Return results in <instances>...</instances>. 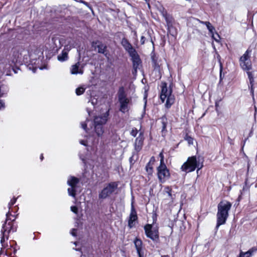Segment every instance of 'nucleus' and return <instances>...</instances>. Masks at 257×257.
<instances>
[{
  "instance_id": "nucleus-1",
  "label": "nucleus",
  "mask_w": 257,
  "mask_h": 257,
  "mask_svg": "<svg viewBox=\"0 0 257 257\" xmlns=\"http://www.w3.org/2000/svg\"><path fill=\"white\" fill-rule=\"evenodd\" d=\"M30 55L28 49H25L22 46H16L12 50V55H10L9 58L3 62L1 60L2 63L6 62V65H8L9 68H12L15 73H17L19 68L16 66L17 63H28L30 61Z\"/></svg>"
},
{
  "instance_id": "nucleus-2",
  "label": "nucleus",
  "mask_w": 257,
  "mask_h": 257,
  "mask_svg": "<svg viewBox=\"0 0 257 257\" xmlns=\"http://www.w3.org/2000/svg\"><path fill=\"white\" fill-rule=\"evenodd\" d=\"M17 198L14 197L9 202L8 204L9 210H10L12 206L15 204ZM15 219L16 217L11 214L10 211L7 213L6 221L3 224L1 230V243L3 246H4V243L5 240L8 239L9 233L11 231L14 232L17 230V226L14 224Z\"/></svg>"
},
{
  "instance_id": "nucleus-3",
  "label": "nucleus",
  "mask_w": 257,
  "mask_h": 257,
  "mask_svg": "<svg viewBox=\"0 0 257 257\" xmlns=\"http://www.w3.org/2000/svg\"><path fill=\"white\" fill-rule=\"evenodd\" d=\"M109 115V109L101 115L94 117L93 121H90L87 118L85 121L81 123V127L86 132L88 133L87 128L88 123L90 122L94 125V130L98 137H102L104 133V125L106 123Z\"/></svg>"
},
{
  "instance_id": "nucleus-4",
  "label": "nucleus",
  "mask_w": 257,
  "mask_h": 257,
  "mask_svg": "<svg viewBox=\"0 0 257 257\" xmlns=\"http://www.w3.org/2000/svg\"><path fill=\"white\" fill-rule=\"evenodd\" d=\"M231 206L232 204L227 201H222L218 203L216 214L217 223L215 227L216 230L220 225L226 223Z\"/></svg>"
},
{
  "instance_id": "nucleus-5",
  "label": "nucleus",
  "mask_w": 257,
  "mask_h": 257,
  "mask_svg": "<svg viewBox=\"0 0 257 257\" xmlns=\"http://www.w3.org/2000/svg\"><path fill=\"white\" fill-rule=\"evenodd\" d=\"M200 159L197 160L196 156H192L189 157L187 161L185 162L181 166V170L182 171L186 173L191 172L194 171L196 168L197 173L203 167V162H200Z\"/></svg>"
},
{
  "instance_id": "nucleus-6",
  "label": "nucleus",
  "mask_w": 257,
  "mask_h": 257,
  "mask_svg": "<svg viewBox=\"0 0 257 257\" xmlns=\"http://www.w3.org/2000/svg\"><path fill=\"white\" fill-rule=\"evenodd\" d=\"M118 101L119 103V110L123 113L128 110V104L130 99L127 97L125 88L123 86H120L117 91Z\"/></svg>"
},
{
  "instance_id": "nucleus-7",
  "label": "nucleus",
  "mask_w": 257,
  "mask_h": 257,
  "mask_svg": "<svg viewBox=\"0 0 257 257\" xmlns=\"http://www.w3.org/2000/svg\"><path fill=\"white\" fill-rule=\"evenodd\" d=\"M172 90L170 88L168 90L167 86V83H164L162 86L161 93L160 94V99L162 102H164L166 99V102L165 103V106L167 108L171 107L172 105L174 102V96L172 95Z\"/></svg>"
},
{
  "instance_id": "nucleus-8",
  "label": "nucleus",
  "mask_w": 257,
  "mask_h": 257,
  "mask_svg": "<svg viewBox=\"0 0 257 257\" xmlns=\"http://www.w3.org/2000/svg\"><path fill=\"white\" fill-rule=\"evenodd\" d=\"M80 179L73 176H69L68 177L67 184L69 186L67 189L68 195L75 199L78 189V185Z\"/></svg>"
},
{
  "instance_id": "nucleus-9",
  "label": "nucleus",
  "mask_w": 257,
  "mask_h": 257,
  "mask_svg": "<svg viewBox=\"0 0 257 257\" xmlns=\"http://www.w3.org/2000/svg\"><path fill=\"white\" fill-rule=\"evenodd\" d=\"M118 184L116 182H111L106 184L104 187L99 192V199H105L110 197L116 190Z\"/></svg>"
},
{
  "instance_id": "nucleus-10",
  "label": "nucleus",
  "mask_w": 257,
  "mask_h": 257,
  "mask_svg": "<svg viewBox=\"0 0 257 257\" xmlns=\"http://www.w3.org/2000/svg\"><path fill=\"white\" fill-rule=\"evenodd\" d=\"M144 230L146 236L155 243H158L159 241V233L158 228L153 227L150 224H147L144 226Z\"/></svg>"
},
{
  "instance_id": "nucleus-11",
  "label": "nucleus",
  "mask_w": 257,
  "mask_h": 257,
  "mask_svg": "<svg viewBox=\"0 0 257 257\" xmlns=\"http://www.w3.org/2000/svg\"><path fill=\"white\" fill-rule=\"evenodd\" d=\"M162 16L164 18L166 22L168 33L172 36H176L177 32L173 26L175 20L172 16L168 14L167 12H162Z\"/></svg>"
},
{
  "instance_id": "nucleus-12",
  "label": "nucleus",
  "mask_w": 257,
  "mask_h": 257,
  "mask_svg": "<svg viewBox=\"0 0 257 257\" xmlns=\"http://www.w3.org/2000/svg\"><path fill=\"white\" fill-rule=\"evenodd\" d=\"M129 56L131 58L133 63V70L132 73L134 75H137L138 70L142 67V60L137 51L132 53Z\"/></svg>"
},
{
  "instance_id": "nucleus-13",
  "label": "nucleus",
  "mask_w": 257,
  "mask_h": 257,
  "mask_svg": "<svg viewBox=\"0 0 257 257\" xmlns=\"http://www.w3.org/2000/svg\"><path fill=\"white\" fill-rule=\"evenodd\" d=\"M251 50L247 49L244 54L240 58V65L242 69L249 71L251 68V64L249 59V55Z\"/></svg>"
},
{
  "instance_id": "nucleus-14",
  "label": "nucleus",
  "mask_w": 257,
  "mask_h": 257,
  "mask_svg": "<svg viewBox=\"0 0 257 257\" xmlns=\"http://www.w3.org/2000/svg\"><path fill=\"white\" fill-rule=\"evenodd\" d=\"M157 174L160 181L162 183L169 179L170 176L169 170L166 165L159 166L157 168Z\"/></svg>"
},
{
  "instance_id": "nucleus-15",
  "label": "nucleus",
  "mask_w": 257,
  "mask_h": 257,
  "mask_svg": "<svg viewBox=\"0 0 257 257\" xmlns=\"http://www.w3.org/2000/svg\"><path fill=\"white\" fill-rule=\"evenodd\" d=\"M91 46L92 47L94 48V50L97 49L98 53L102 54L105 56L107 57V53L106 52L107 47L102 42L99 41H93L91 43Z\"/></svg>"
},
{
  "instance_id": "nucleus-16",
  "label": "nucleus",
  "mask_w": 257,
  "mask_h": 257,
  "mask_svg": "<svg viewBox=\"0 0 257 257\" xmlns=\"http://www.w3.org/2000/svg\"><path fill=\"white\" fill-rule=\"evenodd\" d=\"M144 141V133L140 132L139 136L136 139L134 144V148L135 151L138 153L142 149Z\"/></svg>"
},
{
  "instance_id": "nucleus-17",
  "label": "nucleus",
  "mask_w": 257,
  "mask_h": 257,
  "mask_svg": "<svg viewBox=\"0 0 257 257\" xmlns=\"http://www.w3.org/2000/svg\"><path fill=\"white\" fill-rule=\"evenodd\" d=\"M137 213L132 203L131 213L130 214L129 219L128 221V226L130 228H132V227H133V226H134V222L135 221L137 220Z\"/></svg>"
},
{
  "instance_id": "nucleus-18",
  "label": "nucleus",
  "mask_w": 257,
  "mask_h": 257,
  "mask_svg": "<svg viewBox=\"0 0 257 257\" xmlns=\"http://www.w3.org/2000/svg\"><path fill=\"white\" fill-rule=\"evenodd\" d=\"M121 44L125 50L128 53V55L136 51V50L132 46L131 44L125 38L122 39Z\"/></svg>"
},
{
  "instance_id": "nucleus-19",
  "label": "nucleus",
  "mask_w": 257,
  "mask_h": 257,
  "mask_svg": "<svg viewBox=\"0 0 257 257\" xmlns=\"http://www.w3.org/2000/svg\"><path fill=\"white\" fill-rule=\"evenodd\" d=\"M134 244L136 248L139 257H143V251L142 248V241L141 239L136 238L134 240Z\"/></svg>"
},
{
  "instance_id": "nucleus-20",
  "label": "nucleus",
  "mask_w": 257,
  "mask_h": 257,
  "mask_svg": "<svg viewBox=\"0 0 257 257\" xmlns=\"http://www.w3.org/2000/svg\"><path fill=\"white\" fill-rule=\"evenodd\" d=\"M141 44L144 45L146 42L150 41L154 45V42L151 37L150 31H148L144 33L143 35L141 38Z\"/></svg>"
},
{
  "instance_id": "nucleus-21",
  "label": "nucleus",
  "mask_w": 257,
  "mask_h": 257,
  "mask_svg": "<svg viewBox=\"0 0 257 257\" xmlns=\"http://www.w3.org/2000/svg\"><path fill=\"white\" fill-rule=\"evenodd\" d=\"M256 251L257 246H254L246 252L241 251L238 257H244L245 255H246V257H250V256L253 255L254 254V252H255Z\"/></svg>"
},
{
  "instance_id": "nucleus-22",
  "label": "nucleus",
  "mask_w": 257,
  "mask_h": 257,
  "mask_svg": "<svg viewBox=\"0 0 257 257\" xmlns=\"http://www.w3.org/2000/svg\"><path fill=\"white\" fill-rule=\"evenodd\" d=\"M68 50L65 48L63 50L61 54L57 56L58 60L62 62L67 61L68 59Z\"/></svg>"
},
{
  "instance_id": "nucleus-23",
  "label": "nucleus",
  "mask_w": 257,
  "mask_h": 257,
  "mask_svg": "<svg viewBox=\"0 0 257 257\" xmlns=\"http://www.w3.org/2000/svg\"><path fill=\"white\" fill-rule=\"evenodd\" d=\"M151 60L152 62V65L154 70H159L160 65L158 63V58L157 57L155 53H152Z\"/></svg>"
},
{
  "instance_id": "nucleus-24",
  "label": "nucleus",
  "mask_w": 257,
  "mask_h": 257,
  "mask_svg": "<svg viewBox=\"0 0 257 257\" xmlns=\"http://www.w3.org/2000/svg\"><path fill=\"white\" fill-rule=\"evenodd\" d=\"M79 63H77L72 66L71 73L72 74H82L83 71L79 70Z\"/></svg>"
},
{
  "instance_id": "nucleus-25",
  "label": "nucleus",
  "mask_w": 257,
  "mask_h": 257,
  "mask_svg": "<svg viewBox=\"0 0 257 257\" xmlns=\"http://www.w3.org/2000/svg\"><path fill=\"white\" fill-rule=\"evenodd\" d=\"M202 24L203 25H205L208 30L209 31V33L211 35H213L214 33V32L215 31L214 27L211 25V24L209 22H201Z\"/></svg>"
},
{
  "instance_id": "nucleus-26",
  "label": "nucleus",
  "mask_w": 257,
  "mask_h": 257,
  "mask_svg": "<svg viewBox=\"0 0 257 257\" xmlns=\"http://www.w3.org/2000/svg\"><path fill=\"white\" fill-rule=\"evenodd\" d=\"M161 120V123L162 124V131L164 132L166 130L167 124V118L165 115H163L160 118Z\"/></svg>"
},
{
  "instance_id": "nucleus-27",
  "label": "nucleus",
  "mask_w": 257,
  "mask_h": 257,
  "mask_svg": "<svg viewBox=\"0 0 257 257\" xmlns=\"http://www.w3.org/2000/svg\"><path fill=\"white\" fill-rule=\"evenodd\" d=\"M146 171L149 175H152L153 172V164L148 163L146 166Z\"/></svg>"
},
{
  "instance_id": "nucleus-28",
  "label": "nucleus",
  "mask_w": 257,
  "mask_h": 257,
  "mask_svg": "<svg viewBox=\"0 0 257 257\" xmlns=\"http://www.w3.org/2000/svg\"><path fill=\"white\" fill-rule=\"evenodd\" d=\"M184 139L185 141L187 142L189 145L193 144V138L191 136H189L187 134L185 135Z\"/></svg>"
},
{
  "instance_id": "nucleus-29",
  "label": "nucleus",
  "mask_w": 257,
  "mask_h": 257,
  "mask_svg": "<svg viewBox=\"0 0 257 257\" xmlns=\"http://www.w3.org/2000/svg\"><path fill=\"white\" fill-rule=\"evenodd\" d=\"M85 91V88L83 87H79L76 89L75 92L77 95H80L82 94Z\"/></svg>"
},
{
  "instance_id": "nucleus-30",
  "label": "nucleus",
  "mask_w": 257,
  "mask_h": 257,
  "mask_svg": "<svg viewBox=\"0 0 257 257\" xmlns=\"http://www.w3.org/2000/svg\"><path fill=\"white\" fill-rule=\"evenodd\" d=\"M247 74L248 78V79L249 81V83L250 84L253 83L254 78H253V74H252V73L251 72L247 71Z\"/></svg>"
},
{
  "instance_id": "nucleus-31",
  "label": "nucleus",
  "mask_w": 257,
  "mask_h": 257,
  "mask_svg": "<svg viewBox=\"0 0 257 257\" xmlns=\"http://www.w3.org/2000/svg\"><path fill=\"white\" fill-rule=\"evenodd\" d=\"M165 192L168 194L169 197H172V189L169 186L165 188Z\"/></svg>"
},
{
  "instance_id": "nucleus-32",
  "label": "nucleus",
  "mask_w": 257,
  "mask_h": 257,
  "mask_svg": "<svg viewBox=\"0 0 257 257\" xmlns=\"http://www.w3.org/2000/svg\"><path fill=\"white\" fill-rule=\"evenodd\" d=\"M159 156L160 158V165H165V164L164 163V155H163V152H161L159 154Z\"/></svg>"
},
{
  "instance_id": "nucleus-33",
  "label": "nucleus",
  "mask_w": 257,
  "mask_h": 257,
  "mask_svg": "<svg viewBox=\"0 0 257 257\" xmlns=\"http://www.w3.org/2000/svg\"><path fill=\"white\" fill-rule=\"evenodd\" d=\"M138 133V130L136 127H134L132 128L130 134L134 137H136Z\"/></svg>"
},
{
  "instance_id": "nucleus-34",
  "label": "nucleus",
  "mask_w": 257,
  "mask_h": 257,
  "mask_svg": "<svg viewBox=\"0 0 257 257\" xmlns=\"http://www.w3.org/2000/svg\"><path fill=\"white\" fill-rule=\"evenodd\" d=\"M6 107L4 100L0 99V110L5 109Z\"/></svg>"
},
{
  "instance_id": "nucleus-35",
  "label": "nucleus",
  "mask_w": 257,
  "mask_h": 257,
  "mask_svg": "<svg viewBox=\"0 0 257 257\" xmlns=\"http://www.w3.org/2000/svg\"><path fill=\"white\" fill-rule=\"evenodd\" d=\"M135 152L133 153L132 156L131 157H130V159H129V161H130L131 166H132L133 164H134L135 162H136V160H134V159H133L134 156L135 155Z\"/></svg>"
},
{
  "instance_id": "nucleus-36",
  "label": "nucleus",
  "mask_w": 257,
  "mask_h": 257,
  "mask_svg": "<svg viewBox=\"0 0 257 257\" xmlns=\"http://www.w3.org/2000/svg\"><path fill=\"white\" fill-rule=\"evenodd\" d=\"M71 210L73 212H74L75 214L78 213V208L76 206H72L71 207Z\"/></svg>"
},
{
  "instance_id": "nucleus-37",
  "label": "nucleus",
  "mask_w": 257,
  "mask_h": 257,
  "mask_svg": "<svg viewBox=\"0 0 257 257\" xmlns=\"http://www.w3.org/2000/svg\"><path fill=\"white\" fill-rule=\"evenodd\" d=\"M224 77V74H222V64L220 63V79L222 80Z\"/></svg>"
},
{
  "instance_id": "nucleus-38",
  "label": "nucleus",
  "mask_w": 257,
  "mask_h": 257,
  "mask_svg": "<svg viewBox=\"0 0 257 257\" xmlns=\"http://www.w3.org/2000/svg\"><path fill=\"white\" fill-rule=\"evenodd\" d=\"M249 88L250 91V93L252 94V96L254 95V88H253V83L250 84L249 85Z\"/></svg>"
},
{
  "instance_id": "nucleus-39",
  "label": "nucleus",
  "mask_w": 257,
  "mask_h": 257,
  "mask_svg": "<svg viewBox=\"0 0 257 257\" xmlns=\"http://www.w3.org/2000/svg\"><path fill=\"white\" fill-rule=\"evenodd\" d=\"M156 160H155V158L154 157V156H152L151 158H150V160L149 161V162H148L149 164H154V163H155Z\"/></svg>"
},
{
  "instance_id": "nucleus-40",
  "label": "nucleus",
  "mask_w": 257,
  "mask_h": 257,
  "mask_svg": "<svg viewBox=\"0 0 257 257\" xmlns=\"http://www.w3.org/2000/svg\"><path fill=\"white\" fill-rule=\"evenodd\" d=\"M76 231H77L76 229H75V228L72 229L71 231V235L73 236H76Z\"/></svg>"
},
{
  "instance_id": "nucleus-41",
  "label": "nucleus",
  "mask_w": 257,
  "mask_h": 257,
  "mask_svg": "<svg viewBox=\"0 0 257 257\" xmlns=\"http://www.w3.org/2000/svg\"><path fill=\"white\" fill-rule=\"evenodd\" d=\"M80 143L83 145V146H87V141H85V140H81L80 141Z\"/></svg>"
},
{
  "instance_id": "nucleus-42",
  "label": "nucleus",
  "mask_w": 257,
  "mask_h": 257,
  "mask_svg": "<svg viewBox=\"0 0 257 257\" xmlns=\"http://www.w3.org/2000/svg\"><path fill=\"white\" fill-rule=\"evenodd\" d=\"M3 254H4V255H9L8 254V250H6V251H5V254H4V251H3L2 250H1L0 251V255H3Z\"/></svg>"
},
{
  "instance_id": "nucleus-43",
  "label": "nucleus",
  "mask_w": 257,
  "mask_h": 257,
  "mask_svg": "<svg viewBox=\"0 0 257 257\" xmlns=\"http://www.w3.org/2000/svg\"><path fill=\"white\" fill-rule=\"evenodd\" d=\"M81 3L83 4H84L85 6H86L88 7H89L90 9H91V7L89 6V4L87 2H86L83 1H81Z\"/></svg>"
},
{
  "instance_id": "nucleus-44",
  "label": "nucleus",
  "mask_w": 257,
  "mask_h": 257,
  "mask_svg": "<svg viewBox=\"0 0 257 257\" xmlns=\"http://www.w3.org/2000/svg\"><path fill=\"white\" fill-rule=\"evenodd\" d=\"M211 37H212V39H214L216 42H219V40H218L217 39H216V38H215L214 37V34L213 35H211Z\"/></svg>"
},
{
  "instance_id": "nucleus-45",
  "label": "nucleus",
  "mask_w": 257,
  "mask_h": 257,
  "mask_svg": "<svg viewBox=\"0 0 257 257\" xmlns=\"http://www.w3.org/2000/svg\"><path fill=\"white\" fill-rule=\"evenodd\" d=\"M146 97H147V96H145V97H144V99H145V105H144V108L146 107V104H147Z\"/></svg>"
},
{
  "instance_id": "nucleus-46",
  "label": "nucleus",
  "mask_w": 257,
  "mask_h": 257,
  "mask_svg": "<svg viewBox=\"0 0 257 257\" xmlns=\"http://www.w3.org/2000/svg\"><path fill=\"white\" fill-rule=\"evenodd\" d=\"M80 159L82 160V161H83V162L84 164H85V163H86V162H85V160L84 158H82V157H80Z\"/></svg>"
},
{
  "instance_id": "nucleus-47",
  "label": "nucleus",
  "mask_w": 257,
  "mask_h": 257,
  "mask_svg": "<svg viewBox=\"0 0 257 257\" xmlns=\"http://www.w3.org/2000/svg\"><path fill=\"white\" fill-rule=\"evenodd\" d=\"M43 159H44L43 155V154H41V156H40V159L41 161H42L43 160Z\"/></svg>"
},
{
  "instance_id": "nucleus-48",
  "label": "nucleus",
  "mask_w": 257,
  "mask_h": 257,
  "mask_svg": "<svg viewBox=\"0 0 257 257\" xmlns=\"http://www.w3.org/2000/svg\"><path fill=\"white\" fill-rule=\"evenodd\" d=\"M218 106V104L217 102L215 103V107L217 108Z\"/></svg>"
},
{
  "instance_id": "nucleus-49",
  "label": "nucleus",
  "mask_w": 257,
  "mask_h": 257,
  "mask_svg": "<svg viewBox=\"0 0 257 257\" xmlns=\"http://www.w3.org/2000/svg\"><path fill=\"white\" fill-rule=\"evenodd\" d=\"M13 251H14V253H15V252H16V249L14 248L13 249Z\"/></svg>"
},
{
  "instance_id": "nucleus-50",
  "label": "nucleus",
  "mask_w": 257,
  "mask_h": 257,
  "mask_svg": "<svg viewBox=\"0 0 257 257\" xmlns=\"http://www.w3.org/2000/svg\"><path fill=\"white\" fill-rule=\"evenodd\" d=\"M161 257H168V255H163V256H161Z\"/></svg>"
},
{
  "instance_id": "nucleus-51",
  "label": "nucleus",
  "mask_w": 257,
  "mask_h": 257,
  "mask_svg": "<svg viewBox=\"0 0 257 257\" xmlns=\"http://www.w3.org/2000/svg\"><path fill=\"white\" fill-rule=\"evenodd\" d=\"M216 34H217V37H218L219 38H220V36H219V35L217 33H216Z\"/></svg>"
},
{
  "instance_id": "nucleus-52",
  "label": "nucleus",
  "mask_w": 257,
  "mask_h": 257,
  "mask_svg": "<svg viewBox=\"0 0 257 257\" xmlns=\"http://www.w3.org/2000/svg\"><path fill=\"white\" fill-rule=\"evenodd\" d=\"M91 103H92V104H94V102L92 101V102H91Z\"/></svg>"
}]
</instances>
